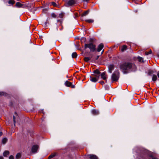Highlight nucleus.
I'll use <instances>...</instances> for the list:
<instances>
[{
    "instance_id": "obj_20",
    "label": "nucleus",
    "mask_w": 159,
    "mask_h": 159,
    "mask_svg": "<svg viewBox=\"0 0 159 159\" xmlns=\"http://www.w3.org/2000/svg\"><path fill=\"white\" fill-rule=\"evenodd\" d=\"M89 13V11L88 10L86 11L83 13L82 14V16H85L87 15Z\"/></svg>"
},
{
    "instance_id": "obj_27",
    "label": "nucleus",
    "mask_w": 159,
    "mask_h": 159,
    "mask_svg": "<svg viewBox=\"0 0 159 159\" xmlns=\"http://www.w3.org/2000/svg\"><path fill=\"white\" fill-rule=\"evenodd\" d=\"M51 16L52 17L55 18L56 17V15L54 13H52L51 14Z\"/></svg>"
},
{
    "instance_id": "obj_29",
    "label": "nucleus",
    "mask_w": 159,
    "mask_h": 159,
    "mask_svg": "<svg viewBox=\"0 0 159 159\" xmlns=\"http://www.w3.org/2000/svg\"><path fill=\"white\" fill-rule=\"evenodd\" d=\"M138 58L139 60V61H142L143 58L142 57H138Z\"/></svg>"
},
{
    "instance_id": "obj_7",
    "label": "nucleus",
    "mask_w": 159,
    "mask_h": 159,
    "mask_svg": "<svg viewBox=\"0 0 159 159\" xmlns=\"http://www.w3.org/2000/svg\"><path fill=\"white\" fill-rule=\"evenodd\" d=\"M88 156L90 159H98V157L94 155L90 154Z\"/></svg>"
},
{
    "instance_id": "obj_35",
    "label": "nucleus",
    "mask_w": 159,
    "mask_h": 159,
    "mask_svg": "<svg viewBox=\"0 0 159 159\" xmlns=\"http://www.w3.org/2000/svg\"><path fill=\"white\" fill-rule=\"evenodd\" d=\"M2 132H0V136H1L2 135Z\"/></svg>"
},
{
    "instance_id": "obj_13",
    "label": "nucleus",
    "mask_w": 159,
    "mask_h": 159,
    "mask_svg": "<svg viewBox=\"0 0 159 159\" xmlns=\"http://www.w3.org/2000/svg\"><path fill=\"white\" fill-rule=\"evenodd\" d=\"M23 5L19 2H16V6L17 7H22Z\"/></svg>"
},
{
    "instance_id": "obj_1",
    "label": "nucleus",
    "mask_w": 159,
    "mask_h": 159,
    "mask_svg": "<svg viewBox=\"0 0 159 159\" xmlns=\"http://www.w3.org/2000/svg\"><path fill=\"white\" fill-rule=\"evenodd\" d=\"M120 68L124 73H125L127 70L134 71L136 70V67L134 63L129 62H125L121 64Z\"/></svg>"
},
{
    "instance_id": "obj_4",
    "label": "nucleus",
    "mask_w": 159,
    "mask_h": 159,
    "mask_svg": "<svg viewBox=\"0 0 159 159\" xmlns=\"http://www.w3.org/2000/svg\"><path fill=\"white\" fill-rule=\"evenodd\" d=\"M75 2L74 0H69L67 2L65 6L69 7L75 3Z\"/></svg>"
},
{
    "instance_id": "obj_9",
    "label": "nucleus",
    "mask_w": 159,
    "mask_h": 159,
    "mask_svg": "<svg viewBox=\"0 0 159 159\" xmlns=\"http://www.w3.org/2000/svg\"><path fill=\"white\" fill-rule=\"evenodd\" d=\"M96 77L97 78H96L95 77L91 78V77L90 78L91 79H90V80L91 81H92L93 82H97L98 81V79L99 78V76H96Z\"/></svg>"
},
{
    "instance_id": "obj_2",
    "label": "nucleus",
    "mask_w": 159,
    "mask_h": 159,
    "mask_svg": "<svg viewBox=\"0 0 159 159\" xmlns=\"http://www.w3.org/2000/svg\"><path fill=\"white\" fill-rule=\"evenodd\" d=\"M87 48H89L90 51L92 52H94L96 50L95 45L92 43L85 44L84 48L86 49Z\"/></svg>"
},
{
    "instance_id": "obj_31",
    "label": "nucleus",
    "mask_w": 159,
    "mask_h": 159,
    "mask_svg": "<svg viewBox=\"0 0 159 159\" xmlns=\"http://www.w3.org/2000/svg\"><path fill=\"white\" fill-rule=\"evenodd\" d=\"M55 156L54 155H51L50 156H49L48 158L49 159L51 158L52 157H53Z\"/></svg>"
},
{
    "instance_id": "obj_37",
    "label": "nucleus",
    "mask_w": 159,
    "mask_h": 159,
    "mask_svg": "<svg viewBox=\"0 0 159 159\" xmlns=\"http://www.w3.org/2000/svg\"><path fill=\"white\" fill-rule=\"evenodd\" d=\"M89 0H83L84 2H88Z\"/></svg>"
},
{
    "instance_id": "obj_38",
    "label": "nucleus",
    "mask_w": 159,
    "mask_h": 159,
    "mask_svg": "<svg viewBox=\"0 0 159 159\" xmlns=\"http://www.w3.org/2000/svg\"><path fill=\"white\" fill-rule=\"evenodd\" d=\"M99 57V56H97V59H98Z\"/></svg>"
},
{
    "instance_id": "obj_5",
    "label": "nucleus",
    "mask_w": 159,
    "mask_h": 159,
    "mask_svg": "<svg viewBox=\"0 0 159 159\" xmlns=\"http://www.w3.org/2000/svg\"><path fill=\"white\" fill-rule=\"evenodd\" d=\"M39 146L37 145H34L32 148V151L33 153H36L38 149Z\"/></svg>"
},
{
    "instance_id": "obj_11",
    "label": "nucleus",
    "mask_w": 159,
    "mask_h": 159,
    "mask_svg": "<svg viewBox=\"0 0 159 159\" xmlns=\"http://www.w3.org/2000/svg\"><path fill=\"white\" fill-rule=\"evenodd\" d=\"M101 76L102 78L104 80H106L107 78L106 75L105 73L102 72L101 74Z\"/></svg>"
},
{
    "instance_id": "obj_25",
    "label": "nucleus",
    "mask_w": 159,
    "mask_h": 159,
    "mask_svg": "<svg viewBox=\"0 0 159 159\" xmlns=\"http://www.w3.org/2000/svg\"><path fill=\"white\" fill-rule=\"evenodd\" d=\"M152 53V51L151 50H150L148 52H145V54L146 55H148V54H151Z\"/></svg>"
},
{
    "instance_id": "obj_36",
    "label": "nucleus",
    "mask_w": 159,
    "mask_h": 159,
    "mask_svg": "<svg viewBox=\"0 0 159 159\" xmlns=\"http://www.w3.org/2000/svg\"><path fill=\"white\" fill-rule=\"evenodd\" d=\"M0 159H3V158L2 157L0 156Z\"/></svg>"
},
{
    "instance_id": "obj_40",
    "label": "nucleus",
    "mask_w": 159,
    "mask_h": 159,
    "mask_svg": "<svg viewBox=\"0 0 159 159\" xmlns=\"http://www.w3.org/2000/svg\"><path fill=\"white\" fill-rule=\"evenodd\" d=\"M152 159H157L156 158H152Z\"/></svg>"
},
{
    "instance_id": "obj_16",
    "label": "nucleus",
    "mask_w": 159,
    "mask_h": 159,
    "mask_svg": "<svg viewBox=\"0 0 159 159\" xmlns=\"http://www.w3.org/2000/svg\"><path fill=\"white\" fill-rule=\"evenodd\" d=\"M9 152L8 151H5L3 153V155L4 157H6L7 155L9 154Z\"/></svg>"
},
{
    "instance_id": "obj_10",
    "label": "nucleus",
    "mask_w": 159,
    "mask_h": 159,
    "mask_svg": "<svg viewBox=\"0 0 159 159\" xmlns=\"http://www.w3.org/2000/svg\"><path fill=\"white\" fill-rule=\"evenodd\" d=\"M92 114L94 115H97L99 114L98 111L95 110H93L91 111Z\"/></svg>"
},
{
    "instance_id": "obj_17",
    "label": "nucleus",
    "mask_w": 159,
    "mask_h": 159,
    "mask_svg": "<svg viewBox=\"0 0 159 159\" xmlns=\"http://www.w3.org/2000/svg\"><path fill=\"white\" fill-rule=\"evenodd\" d=\"M91 57H84V60L86 62H88L90 60Z\"/></svg>"
},
{
    "instance_id": "obj_8",
    "label": "nucleus",
    "mask_w": 159,
    "mask_h": 159,
    "mask_svg": "<svg viewBox=\"0 0 159 159\" xmlns=\"http://www.w3.org/2000/svg\"><path fill=\"white\" fill-rule=\"evenodd\" d=\"M104 46L103 44L101 43L98 46V48H97V51L98 52H100L101 50L103 48Z\"/></svg>"
},
{
    "instance_id": "obj_33",
    "label": "nucleus",
    "mask_w": 159,
    "mask_h": 159,
    "mask_svg": "<svg viewBox=\"0 0 159 159\" xmlns=\"http://www.w3.org/2000/svg\"><path fill=\"white\" fill-rule=\"evenodd\" d=\"M9 159H13L14 157L13 156L11 155L9 157Z\"/></svg>"
},
{
    "instance_id": "obj_23",
    "label": "nucleus",
    "mask_w": 159,
    "mask_h": 159,
    "mask_svg": "<svg viewBox=\"0 0 159 159\" xmlns=\"http://www.w3.org/2000/svg\"><path fill=\"white\" fill-rule=\"evenodd\" d=\"M7 94L5 93H4L3 92H0V96H2L3 95V96H7Z\"/></svg>"
},
{
    "instance_id": "obj_24",
    "label": "nucleus",
    "mask_w": 159,
    "mask_h": 159,
    "mask_svg": "<svg viewBox=\"0 0 159 159\" xmlns=\"http://www.w3.org/2000/svg\"><path fill=\"white\" fill-rule=\"evenodd\" d=\"M15 3V1L13 0H10L8 1V3L10 4L13 5Z\"/></svg>"
},
{
    "instance_id": "obj_15",
    "label": "nucleus",
    "mask_w": 159,
    "mask_h": 159,
    "mask_svg": "<svg viewBox=\"0 0 159 159\" xmlns=\"http://www.w3.org/2000/svg\"><path fill=\"white\" fill-rule=\"evenodd\" d=\"M94 73L98 75H97L96 76H100L99 74L100 73L98 70H95L94 71Z\"/></svg>"
},
{
    "instance_id": "obj_41",
    "label": "nucleus",
    "mask_w": 159,
    "mask_h": 159,
    "mask_svg": "<svg viewBox=\"0 0 159 159\" xmlns=\"http://www.w3.org/2000/svg\"><path fill=\"white\" fill-rule=\"evenodd\" d=\"M150 157H152V155H150Z\"/></svg>"
},
{
    "instance_id": "obj_12",
    "label": "nucleus",
    "mask_w": 159,
    "mask_h": 159,
    "mask_svg": "<svg viewBox=\"0 0 159 159\" xmlns=\"http://www.w3.org/2000/svg\"><path fill=\"white\" fill-rule=\"evenodd\" d=\"M65 84L67 86L70 87L72 83L68 81H66L65 82Z\"/></svg>"
},
{
    "instance_id": "obj_22",
    "label": "nucleus",
    "mask_w": 159,
    "mask_h": 159,
    "mask_svg": "<svg viewBox=\"0 0 159 159\" xmlns=\"http://www.w3.org/2000/svg\"><path fill=\"white\" fill-rule=\"evenodd\" d=\"M85 21L89 23H92L94 22V20L92 19L86 20Z\"/></svg>"
},
{
    "instance_id": "obj_3",
    "label": "nucleus",
    "mask_w": 159,
    "mask_h": 159,
    "mask_svg": "<svg viewBox=\"0 0 159 159\" xmlns=\"http://www.w3.org/2000/svg\"><path fill=\"white\" fill-rule=\"evenodd\" d=\"M119 76V73L118 70L115 71L112 74L111 76V79L113 81H117L118 80Z\"/></svg>"
},
{
    "instance_id": "obj_18",
    "label": "nucleus",
    "mask_w": 159,
    "mask_h": 159,
    "mask_svg": "<svg viewBox=\"0 0 159 159\" xmlns=\"http://www.w3.org/2000/svg\"><path fill=\"white\" fill-rule=\"evenodd\" d=\"M77 55L76 52H73L72 54V57L73 58H75L77 57Z\"/></svg>"
},
{
    "instance_id": "obj_43",
    "label": "nucleus",
    "mask_w": 159,
    "mask_h": 159,
    "mask_svg": "<svg viewBox=\"0 0 159 159\" xmlns=\"http://www.w3.org/2000/svg\"><path fill=\"white\" fill-rule=\"evenodd\" d=\"M60 21V20H58L57 21Z\"/></svg>"
},
{
    "instance_id": "obj_6",
    "label": "nucleus",
    "mask_w": 159,
    "mask_h": 159,
    "mask_svg": "<svg viewBox=\"0 0 159 159\" xmlns=\"http://www.w3.org/2000/svg\"><path fill=\"white\" fill-rule=\"evenodd\" d=\"M108 72L111 73L114 69V66L113 65H110L108 66Z\"/></svg>"
},
{
    "instance_id": "obj_34",
    "label": "nucleus",
    "mask_w": 159,
    "mask_h": 159,
    "mask_svg": "<svg viewBox=\"0 0 159 159\" xmlns=\"http://www.w3.org/2000/svg\"><path fill=\"white\" fill-rule=\"evenodd\" d=\"M157 75L158 78H159V72H158V73H157Z\"/></svg>"
},
{
    "instance_id": "obj_39",
    "label": "nucleus",
    "mask_w": 159,
    "mask_h": 159,
    "mask_svg": "<svg viewBox=\"0 0 159 159\" xmlns=\"http://www.w3.org/2000/svg\"><path fill=\"white\" fill-rule=\"evenodd\" d=\"M15 115H16V116H17V114H16V112H15Z\"/></svg>"
},
{
    "instance_id": "obj_32",
    "label": "nucleus",
    "mask_w": 159,
    "mask_h": 159,
    "mask_svg": "<svg viewBox=\"0 0 159 159\" xmlns=\"http://www.w3.org/2000/svg\"><path fill=\"white\" fill-rule=\"evenodd\" d=\"M52 4L54 6H57V4L54 2H52Z\"/></svg>"
},
{
    "instance_id": "obj_42",
    "label": "nucleus",
    "mask_w": 159,
    "mask_h": 159,
    "mask_svg": "<svg viewBox=\"0 0 159 159\" xmlns=\"http://www.w3.org/2000/svg\"><path fill=\"white\" fill-rule=\"evenodd\" d=\"M103 50L102 51V52L101 54H102L103 53Z\"/></svg>"
},
{
    "instance_id": "obj_19",
    "label": "nucleus",
    "mask_w": 159,
    "mask_h": 159,
    "mask_svg": "<svg viewBox=\"0 0 159 159\" xmlns=\"http://www.w3.org/2000/svg\"><path fill=\"white\" fill-rule=\"evenodd\" d=\"M7 138H3L2 140V143L4 144H5L7 141Z\"/></svg>"
},
{
    "instance_id": "obj_26",
    "label": "nucleus",
    "mask_w": 159,
    "mask_h": 159,
    "mask_svg": "<svg viewBox=\"0 0 159 159\" xmlns=\"http://www.w3.org/2000/svg\"><path fill=\"white\" fill-rule=\"evenodd\" d=\"M21 157V154L20 153H18L16 156V158H17V159H18L19 158H20Z\"/></svg>"
},
{
    "instance_id": "obj_30",
    "label": "nucleus",
    "mask_w": 159,
    "mask_h": 159,
    "mask_svg": "<svg viewBox=\"0 0 159 159\" xmlns=\"http://www.w3.org/2000/svg\"><path fill=\"white\" fill-rule=\"evenodd\" d=\"M13 121H14V126H15V124L16 123V121H15V116H13Z\"/></svg>"
},
{
    "instance_id": "obj_44",
    "label": "nucleus",
    "mask_w": 159,
    "mask_h": 159,
    "mask_svg": "<svg viewBox=\"0 0 159 159\" xmlns=\"http://www.w3.org/2000/svg\"><path fill=\"white\" fill-rule=\"evenodd\" d=\"M159 57V55L158 56Z\"/></svg>"
},
{
    "instance_id": "obj_14",
    "label": "nucleus",
    "mask_w": 159,
    "mask_h": 159,
    "mask_svg": "<svg viewBox=\"0 0 159 159\" xmlns=\"http://www.w3.org/2000/svg\"><path fill=\"white\" fill-rule=\"evenodd\" d=\"M157 76L156 75H152V81H156L157 80Z\"/></svg>"
},
{
    "instance_id": "obj_21",
    "label": "nucleus",
    "mask_w": 159,
    "mask_h": 159,
    "mask_svg": "<svg viewBox=\"0 0 159 159\" xmlns=\"http://www.w3.org/2000/svg\"><path fill=\"white\" fill-rule=\"evenodd\" d=\"M127 47L125 45L123 46L121 49V50L122 52H123L126 49Z\"/></svg>"
},
{
    "instance_id": "obj_28",
    "label": "nucleus",
    "mask_w": 159,
    "mask_h": 159,
    "mask_svg": "<svg viewBox=\"0 0 159 159\" xmlns=\"http://www.w3.org/2000/svg\"><path fill=\"white\" fill-rule=\"evenodd\" d=\"M63 16V13H61L59 15V17L60 18H61Z\"/></svg>"
}]
</instances>
